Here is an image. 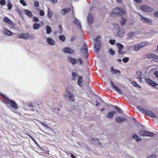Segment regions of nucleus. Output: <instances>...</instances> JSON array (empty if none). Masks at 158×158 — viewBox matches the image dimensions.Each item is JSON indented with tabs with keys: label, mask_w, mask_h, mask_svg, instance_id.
Here are the masks:
<instances>
[{
	"label": "nucleus",
	"mask_w": 158,
	"mask_h": 158,
	"mask_svg": "<svg viewBox=\"0 0 158 158\" xmlns=\"http://www.w3.org/2000/svg\"><path fill=\"white\" fill-rule=\"evenodd\" d=\"M0 94L8 102L6 103L7 104H8L9 103L10 104V106L11 107L15 109H17V105L15 102L13 100H10L5 95L2 94Z\"/></svg>",
	"instance_id": "nucleus-1"
},
{
	"label": "nucleus",
	"mask_w": 158,
	"mask_h": 158,
	"mask_svg": "<svg viewBox=\"0 0 158 158\" xmlns=\"http://www.w3.org/2000/svg\"><path fill=\"white\" fill-rule=\"evenodd\" d=\"M100 36H98L95 39V43L94 45V51L96 53H98L101 47V42L99 40Z\"/></svg>",
	"instance_id": "nucleus-2"
},
{
	"label": "nucleus",
	"mask_w": 158,
	"mask_h": 158,
	"mask_svg": "<svg viewBox=\"0 0 158 158\" xmlns=\"http://www.w3.org/2000/svg\"><path fill=\"white\" fill-rule=\"evenodd\" d=\"M139 134L143 136L153 137L154 135V133L144 130L141 131Z\"/></svg>",
	"instance_id": "nucleus-3"
},
{
	"label": "nucleus",
	"mask_w": 158,
	"mask_h": 158,
	"mask_svg": "<svg viewBox=\"0 0 158 158\" xmlns=\"http://www.w3.org/2000/svg\"><path fill=\"white\" fill-rule=\"evenodd\" d=\"M146 44V43L145 42L136 44L134 46V50L135 51H137L140 49L144 47Z\"/></svg>",
	"instance_id": "nucleus-4"
},
{
	"label": "nucleus",
	"mask_w": 158,
	"mask_h": 158,
	"mask_svg": "<svg viewBox=\"0 0 158 158\" xmlns=\"http://www.w3.org/2000/svg\"><path fill=\"white\" fill-rule=\"evenodd\" d=\"M17 37L24 40H28L30 38V37L28 33H21L19 34H17Z\"/></svg>",
	"instance_id": "nucleus-5"
},
{
	"label": "nucleus",
	"mask_w": 158,
	"mask_h": 158,
	"mask_svg": "<svg viewBox=\"0 0 158 158\" xmlns=\"http://www.w3.org/2000/svg\"><path fill=\"white\" fill-rule=\"evenodd\" d=\"M116 45L118 47V52L119 54H123L125 53L126 52H125L122 51V50L124 47L123 45L120 43H116Z\"/></svg>",
	"instance_id": "nucleus-6"
},
{
	"label": "nucleus",
	"mask_w": 158,
	"mask_h": 158,
	"mask_svg": "<svg viewBox=\"0 0 158 158\" xmlns=\"http://www.w3.org/2000/svg\"><path fill=\"white\" fill-rule=\"evenodd\" d=\"M140 16L141 20L144 23L148 24H151L152 22V21L149 19L144 17L142 15L139 14Z\"/></svg>",
	"instance_id": "nucleus-7"
},
{
	"label": "nucleus",
	"mask_w": 158,
	"mask_h": 158,
	"mask_svg": "<svg viewBox=\"0 0 158 158\" xmlns=\"http://www.w3.org/2000/svg\"><path fill=\"white\" fill-rule=\"evenodd\" d=\"M145 81L148 85L152 87H155L158 85L157 83L153 82L149 78H146Z\"/></svg>",
	"instance_id": "nucleus-8"
},
{
	"label": "nucleus",
	"mask_w": 158,
	"mask_h": 158,
	"mask_svg": "<svg viewBox=\"0 0 158 158\" xmlns=\"http://www.w3.org/2000/svg\"><path fill=\"white\" fill-rule=\"evenodd\" d=\"M81 51L83 53L85 54L87 56H88V46L86 44H84L83 45L82 48L81 49Z\"/></svg>",
	"instance_id": "nucleus-9"
},
{
	"label": "nucleus",
	"mask_w": 158,
	"mask_h": 158,
	"mask_svg": "<svg viewBox=\"0 0 158 158\" xmlns=\"http://www.w3.org/2000/svg\"><path fill=\"white\" fill-rule=\"evenodd\" d=\"M2 32L4 35L8 36H10L13 35V33L11 31L5 27L3 28Z\"/></svg>",
	"instance_id": "nucleus-10"
},
{
	"label": "nucleus",
	"mask_w": 158,
	"mask_h": 158,
	"mask_svg": "<svg viewBox=\"0 0 158 158\" xmlns=\"http://www.w3.org/2000/svg\"><path fill=\"white\" fill-rule=\"evenodd\" d=\"M65 96L69 98V100L70 101H73L74 100V96L72 93L68 91L67 93L65 94Z\"/></svg>",
	"instance_id": "nucleus-11"
},
{
	"label": "nucleus",
	"mask_w": 158,
	"mask_h": 158,
	"mask_svg": "<svg viewBox=\"0 0 158 158\" xmlns=\"http://www.w3.org/2000/svg\"><path fill=\"white\" fill-rule=\"evenodd\" d=\"M63 51L65 53L73 54L74 52V50L69 47H65L64 48H63Z\"/></svg>",
	"instance_id": "nucleus-12"
},
{
	"label": "nucleus",
	"mask_w": 158,
	"mask_h": 158,
	"mask_svg": "<svg viewBox=\"0 0 158 158\" xmlns=\"http://www.w3.org/2000/svg\"><path fill=\"white\" fill-rule=\"evenodd\" d=\"M146 56L148 58H152L153 59H158V56L153 53H148L146 55Z\"/></svg>",
	"instance_id": "nucleus-13"
},
{
	"label": "nucleus",
	"mask_w": 158,
	"mask_h": 158,
	"mask_svg": "<svg viewBox=\"0 0 158 158\" xmlns=\"http://www.w3.org/2000/svg\"><path fill=\"white\" fill-rule=\"evenodd\" d=\"M87 20L90 26L93 22V17L92 14H88L87 16Z\"/></svg>",
	"instance_id": "nucleus-14"
},
{
	"label": "nucleus",
	"mask_w": 158,
	"mask_h": 158,
	"mask_svg": "<svg viewBox=\"0 0 158 158\" xmlns=\"http://www.w3.org/2000/svg\"><path fill=\"white\" fill-rule=\"evenodd\" d=\"M68 60V61L73 65L76 64L77 62V60L76 59L73 58L71 57H69Z\"/></svg>",
	"instance_id": "nucleus-15"
},
{
	"label": "nucleus",
	"mask_w": 158,
	"mask_h": 158,
	"mask_svg": "<svg viewBox=\"0 0 158 158\" xmlns=\"http://www.w3.org/2000/svg\"><path fill=\"white\" fill-rule=\"evenodd\" d=\"M46 41L47 43L53 46L55 44V42L51 38H48L46 39Z\"/></svg>",
	"instance_id": "nucleus-16"
},
{
	"label": "nucleus",
	"mask_w": 158,
	"mask_h": 158,
	"mask_svg": "<svg viewBox=\"0 0 158 158\" xmlns=\"http://www.w3.org/2000/svg\"><path fill=\"white\" fill-rule=\"evenodd\" d=\"M144 114L152 118H156V116L154 114V113L150 110H146V113H145Z\"/></svg>",
	"instance_id": "nucleus-17"
},
{
	"label": "nucleus",
	"mask_w": 158,
	"mask_h": 158,
	"mask_svg": "<svg viewBox=\"0 0 158 158\" xmlns=\"http://www.w3.org/2000/svg\"><path fill=\"white\" fill-rule=\"evenodd\" d=\"M3 20L5 22L11 25H14V23L12 21L6 16L4 17Z\"/></svg>",
	"instance_id": "nucleus-18"
},
{
	"label": "nucleus",
	"mask_w": 158,
	"mask_h": 158,
	"mask_svg": "<svg viewBox=\"0 0 158 158\" xmlns=\"http://www.w3.org/2000/svg\"><path fill=\"white\" fill-rule=\"evenodd\" d=\"M140 8L142 10L145 12H148L151 10V8L147 6H142Z\"/></svg>",
	"instance_id": "nucleus-19"
},
{
	"label": "nucleus",
	"mask_w": 158,
	"mask_h": 158,
	"mask_svg": "<svg viewBox=\"0 0 158 158\" xmlns=\"http://www.w3.org/2000/svg\"><path fill=\"white\" fill-rule=\"evenodd\" d=\"M116 113L115 111H110L106 114V117L108 118H112L113 117L114 115Z\"/></svg>",
	"instance_id": "nucleus-20"
},
{
	"label": "nucleus",
	"mask_w": 158,
	"mask_h": 158,
	"mask_svg": "<svg viewBox=\"0 0 158 158\" xmlns=\"http://www.w3.org/2000/svg\"><path fill=\"white\" fill-rule=\"evenodd\" d=\"M78 85L81 86L82 87V83L83 82V77L80 75L78 76Z\"/></svg>",
	"instance_id": "nucleus-21"
},
{
	"label": "nucleus",
	"mask_w": 158,
	"mask_h": 158,
	"mask_svg": "<svg viewBox=\"0 0 158 158\" xmlns=\"http://www.w3.org/2000/svg\"><path fill=\"white\" fill-rule=\"evenodd\" d=\"M70 10L71 9L70 8L62 9L61 11V14L64 15L70 11Z\"/></svg>",
	"instance_id": "nucleus-22"
},
{
	"label": "nucleus",
	"mask_w": 158,
	"mask_h": 158,
	"mask_svg": "<svg viewBox=\"0 0 158 158\" xmlns=\"http://www.w3.org/2000/svg\"><path fill=\"white\" fill-rule=\"evenodd\" d=\"M111 72L113 74H119L120 73V71L119 70L115 69H114L113 67H112L110 68Z\"/></svg>",
	"instance_id": "nucleus-23"
},
{
	"label": "nucleus",
	"mask_w": 158,
	"mask_h": 158,
	"mask_svg": "<svg viewBox=\"0 0 158 158\" xmlns=\"http://www.w3.org/2000/svg\"><path fill=\"white\" fill-rule=\"evenodd\" d=\"M125 120V119L124 118H121L120 116L117 117L115 118L116 122L118 123H120L122 122Z\"/></svg>",
	"instance_id": "nucleus-24"
},
{
	"label": "nucleus",
	"mask_w": 158,
	"mask_h": 158,
	"mask_svg": "<svg viewBox=\"0 0 158 158\" xmlns=\"http://www.w3.org/2000/svg\"><path fill=\"white\" fill-rule=\"evenodd\" d=\"M132 137L137 141H139L141 140V138L135 134H132Z\"/></svg>",
	"instance_id": "nucleus-25"
},
{
	"label": "nucleus",
	"mask_w": 158,
	"mask_h": 158,
	"mask_svg": "<svg viewBox=\"0 0 158 158\" xmlns=\"http://www.w3.org/2000/svg\"><path fill=\"white\" fill-rule=\"evenodd\" d=\"M24 13L28 16L31 17L32 16V14L31 11L27 10L25 9L24 10Z\"/></svg>",
	"instance_id": "nucleus-26"
},
{
	"label": "nucleus",
	"mask_w": 158,
	"mask_h": 158,
	"mask_svg": "<svg viewBox=\"0 0 158 158\" xmlns=\"http://www.w3.org/2000/svg\"><path fill=\"white\" fill-rule=\"evenodd\" d=\"M136 108L138 109V110L141 112H142L144 114H145V113H146V110L143 108L141 106H137Z\"/></svg>",
	"instance_id": "nucleus-27"
},
{
	"label": "nucleus",
	"mask_w": 158,
	"mask_h": 158,
	"mask_svg": "<svg viewBox=\"0 0 158 158\" xmlns=\"http://www.w3.org/2000/svg\"><path fill=\"white\" fill-rule=\"evenodd\" d=\"M45 27L46 30V33L47 34H49L51 32L52 29L51 27L48 25H47Z\"/></svg>",
	"instance_id": "nucleus-28"
},
{
	"label": "nucleus",
	"mask_w": 158,
	"mask_h": 158,
	"mask_svg": "<svg viewBox=\"0 0 158 158\" xmlns=\"http://www.w3.org/2000/svg\"><path fill=\"white\" fill-rule=\"evenodd\" d=\"M53 11L52 10H50L49 8L48 9L47 16L49 18H51L52 15Z\"/></svg>",
	"instance_id": "nucleus-29"
},
{
	"label": "nucleus",
	"mask_w": 158,
	"mask_h": 158,
	"mask_svg": "<svg viewBox=\"0 0 158 158\" xmlns=\"http://www.w3.org/2000/svg\"><path fill=\"white\" fill-rule=\"evenodd\" d=\"M74 22L80 29L81 28V26L80 22V21H79L77 18L75 19Z\"/></svg>",
	"instance_id": "nucleus-30"
},
{
	"label": "nucleus",
	"mask_w": 158,
	"mask_h": 158,
	"mask_svg": "<svg viewBox=\"0 0 158 158\" xmlns=\"http://www.w3.org/2000/svg\"><path fill=\"white\" fill-rule=\"evenodd\" d=\"M40 27V25L38 23H34L33 25V28L34 30H38Z\"/></svg>",
	"instance_id": "nucleus-31"
},
{
	"label": "nucleus",
	"mask_w": 158,
	"mask_h": 158,
	"mask_svg": "<svg viewBox=\"0 0 158 158\" xmlns=\"http://www.w3.org/2000/svg\"><path fill=\"white\" fill-rule=\"evenodd\" d=\"M114 109L116 110L118 112L122 114L123 112V111L121 109L119 108L118 106H114Z\"/></svg>",
	"instance_id": "nucleus-32"
},
{
	"label": "nucleus",
	"mask_w": 158,
	"mask_h": 158,
	"mask_svg": "<svg viewBox=\"0 0 158 158\" xmlns=\"http://www.w3.org/2000/svg\"><path fill=\"white\" fill-rule=\"evenodd\" d=\"M120 10L119 9L118 7L115 8L113 10L112 13L114 14L117 15L118 14Z\"/></svg>",
	"instance_id": "nucleus-33"
},
{
	"label": "nucleus",
	"mask_w": 158,
	"mask_h": 158,
	"mask_svg": "<svg viewBox=\"0 0 158 158\" xmlns=\"http://www.w3.org/2000/svg\"><path fill=\"white\" fill-rule=\"evenodd\" d=\"M72 79L73 81H75L77 78V74L76 72H73L72 73Z\"/></svg>",
	"instance_id": "nucleus-34"
},
{
	"label": "nucleus",
	"mask_w": 158,
	"mask_h": 158,
	"mask_svg": "<svg viewBox=\"0 0 158 158\" xmlns=\"http://www.w3.org/2000/svg\"><path fill=\"white\" fill-rule=\"evenodd\" d=\"M119 10L120 11L119 12L118 14H119L120 15H123L125 14L126 11L124 9L120 8L119 9Z\"/></svg>",
	"instance_id": "nucleus-35"
},
{
	"label": "nucleus",
	"mask_w": 158,
	"mask_h": 158,
	"mask_svg": "<svg viewBox=\"0 0 158 158\" xmlns=\"http://www.w3.org/2000/svg\"><path fill=\"white\" fill-rule=\"evenodd\" d=\"M108 53L110 55L113 56L115 54V52L112 48H110L108 50Z\"/></svg>",
	"instance_id": "nucleus-36"
},
{
	"label": "nucleus",
	"mask_w": 158,
	"mask_h": 158,
	"mask_svg": "<svg viewBox=\"0 0 158 158\" xmlns=\"http://www.w3.org/2000/svg\"><path fill=\"white\" fill-rule=\"evenodd\" d=\"M59 39L60 40L64 41L65 40V37L64 35H61L59 36Z\"/></svg>",
	"instance_id": "nucleus-37"
},
{
	"label": "nucleus",
	"mask_w": 158,
	"mask_h": 158,
	"mask_svg": "<svg viewBox=\"0 0 158 158\" xmlns=\"http://www.w3.org/2000/svg\"><path fill=\"white\" fill-rule=\"evenodd\" d=\"M7 7L9 10H11L12 8V4L10 1L8 2Z\"/></svg>",
	"instance_id": "nucleus-38"
},
{
	"label": "nucleus",
	"mask_w": 158,
	"mask_h": 158,
	"mask_svg": "<svg viewBox=\"0 0 158 158\" xmlns=\"http://www.w3.org/2000/svg\"><path fill=\"white\" fill-rule=\"evenodd\" d=\"M126 21L127 20L125 19L122 18L121 22V25L123 26L124 25L125 23L126 22Z\"/></svg>",
	"instance_id": "nucleus-39"
},
{
	"label": "nucleus",
	"mask_w": 158,
	"mask_h": 158,
	"mask_svg": "<svg viewBox=\"0 0 158 158\" xmlns=\"http://www.w3.org/2000/svg\"><path fill=\"white\" fill-rule=\"evenodd\" d=\"M132 85L135 86L137 87H141V86L138 84L135 81L132 82Z\"/></svg>",
	"instance_id": "nucleus-40"
},
{
	"label": "nucleus",
	"mask_w": 158,
	"mask_h": 158,
	"mask_svg": "<svg viewBox=\"0 0 158 158\" xmlns=\"http://www.w3.org/2000/svg\"><path fill=\"white\" fill-rule=\"evenodd\" d=\"M124 33V32L123 31H119L118 32V35L120 37H122L123 36V35Z\"/></svg>",
	"instance_id": "nucleus-41"
},
{
	"label": "nucleus",
	"mask_w": 158,
	"mask_h": 158,
	"mask_svg": "<svg viewBox=\"0 0 158 158\" xmlns=\"http://www.w3.org/2000/svg\"><path fill=\"white\" fill-rule=\"evenodd\" d=\"M134 33L133 32L129 33L128 34V38H131L134 35Z\"/></svg>",
	"instance_id": "nucleus-42"
},
{
	"label": "nucleus",
	"mask_w": 158,
	"mask_h": 158,
	"mask_svg": "<svg viewBox=\"0 0 158 158\" xmlns=\"http://www.w3.org/2000/svg\"><path fill=\"white\" fill-rule=\"evenodd\" d=\"M40 123L42 124L43 126L45 127H46L47 128H49L50 129H51L49 127H48V125L47 124H45L44 122H41Z\"/></svg>",
	"instance_id": "nucleus-43"
},
{
	"label": "nucleus",
	"mask_w": 158,
	"mask_h": 158,
	"mask_svg": "<svg viewBox=\"0 0 158 158\" xmlns=\"http://www.w3.org/2000/svg\"><path fill=\"white\" fill-rule=\"evenodd\" d=\"M129 58L127 57H126L123 59V61L124 63H126L129 60Z\"/></svg>",
	"instance_id": "nucleus-44"
},
{
	"label": "nucleus",
	"mask_w": 158,
	"mask_h": 158,
	"mask_svg": "<svg viewBox=\"0 0 158 158\" xmlns=\"http://www.w3.org/2000/svg\"><path fill=\"white\" fill-rule=\"evenodd\" d=\"M115 40H109L110 43L111 45H114L115 44Z\"/></svg>",
	"instance_id": "nucleus-45"
},
{
	"label": "nucleus",
	"mask_w": 158,
	"mask_h": 158,
	"mask_svg": "<svg viewBox=\"0 0 158 158\" xmlns=\"http://www.w3.org/2000/svg\"><path fill=\"white\" fill-rule=\"evenodd\" d=\"M114 89H115V90H116L118 92V93H120V94H121V91L120 90V89L117 86H116L115 88Z\"/></svg>",
	"instance_id": "nucleus-46"
},
{
	"label": "nucleus",
	"mask_w": 158,
	"mask_h": 158,
	"mask_svg": "<svg viewBox=\"0 0 158 158\" xmlns=\"http://www.w3.org/2000/svg\"><path fill=\"white\" fill-rule=\"evenodd\" d=\"M20 3L22 4L24 6H25L27 5L26 4L24 1V0H20Z\"/></svg>",
	"instance_id": "nucleus-47"
},
{
	"label": "nucleus",
	"mask_w": 158,
	"mask_h": 158,
	"mask_svg": "<svg viewBox=\"0 0 158 158\" xmlns=\"http://www.w3.org/2000/svg\"><path fill=\"white\" fill-rule=\"evenodd\" d=\"M6 3V1L5 0H1L0 1V4L2 6H4Z\"/></svg>",
	"instance_id": "nucleus-48"
},
{
	"label": "nucleus",
	"mask_w": 158,
	"mask_h": 158,
	"mask_svg": "<svg viewBox=\"0 0 158 158\" xmlns=\"http://www.w3.org/2000/svg\"><path fill=\"white\" fill-rule=\"evenodd\" d=\"M33 21L35 22H37L39 21V19L38 18L34 17H33Z\"/></svg>",
	"instance_id": "nucleus-49"
},
{
	"label": "nucleus",
	"mask_w": 158,
	"mask_h": 158,
	"mask_svg": "<svg viewBox=\"0 0 158 158\" xmlns=\"http://www.w3.org/2000/svg\"><path fill=\"white\" fill-rule=\"evenodd\" d=\"M39 14L40 16H43L44 14V12L43 10H40L39 11Z\"/></svg>",
	"instance_id": "nucleus-50"
},
{
	"label": "nucleus",
	"mask_w": 158,
	"mask_h": 158,
	"mask_svg": "<svg viewBox=\"0 0 158 158\" xmlns=\"http://www.w3.org/2000/svg\"><path fill=\"white\" fill-rule=\"evenodd\" d=\"M34 5L36 7H38L39 6V3L38 1H35L34 2Z\"/></svg>",
	"instance_id": "nucleus-51"
},
{
	"label": "nucleus",
	"mask_w": 158,
	"mask_h": 158,
	"mask_svg": "<svg viewBox=\"0 0 158 158\" xmlns=\"http://www.w3.org/2000/svg\"><path fill=\"white\" fill-rule=\"evenodd\" d=\"M77 60V61H79V64H83V61L81 59L79 58Z\"/></svg>",
	"instance_id": "nucleus-52"
},
{
	"label": "nucleus",
	"mask_w": 158,
	"mask_h": 158,
	"mask_svg": "<svg viewBox=\"0 0 158 158\" xmlns=\"http://www.w3.org/2000/svg\"><path fill=\"white\" fill-rule=\"evenodd\" d=\"M59 30H60V34H62V26L60 25H59Z\"/></svg>",
	"instance_id": "nucleus-53"
},
{
	"label": "nucleus",
	"mask_w": 158,
	"mask_h": 158,
	"mask_svg": "<svg viewBox=\"0 0 158 158\" xmlns=\"http://www.w3.org/2000/svg\"><path fill=\"white\" fill-rule=\"evenodd\" d=\"M154 75L158 79V71H156L154 72Z\"/></svg>",
	"instance_id": "nucleus-54"
},
{
	"label": "nucleus",
	"mask_w": 158,
	"mask_h": 158,
	"mask_svg": "<svg viewBox=\"0 0 158 158\" xmlns=\"http://www.w3.org/2000/svg\"><path fill=\"white\" fill-rule=\"evenodd\" d=\"M137 75L139 77L141 76V73L140 71H139L136 73Z\"/></svg>",
	"instance_id": "nucleus-55"
},
{
	"label": "nucleus",
	"mask_w": 158,
	"mask_h": 158,
	"mask_svg": "<svg viewBox=\"0 0 158 158\" xmlns=\"http://www.w3.org/2000/svg\"><path fill=\"white\" fill-rule=\"evenodd\" d=\"M110 82L112 86L114 89L116 86L114 85V83L112 81H111Z\"/></svg>",
	"instance_id": "nucleus-56"
},
{
	"label": "nucleus",
	"mask_w": 158,
	"mask_h": 158,
	"mask_svg": "<svg viewBox=\"0 0 158 158\" xmlns=\"http://www.w3.org/2000/svg\"><path fill=\"white\" fill-rule=\"evenodd\" d=\"M156 157V156L155 155H153L150 156L148 158H155Z\"/></svg>",
	"instance_id": "nucleus-57"
},
{
	"label": "nucleus",
	"mask_w": 158,
	"mask_h": 158,
	"mask_svg": "<svg viewBox=\"0 0 158 158\" xmlns=\"http://www.w3.org/2000/svg\"><path fill=\"white\" fill-rule=\"evenodd\" d=\"M52 2L54 3H56L57 1L58 0H51Z\"/></svg>",
	"instance_id": "nucleus-58"
},
{
	"label": "nucleus",
	"mask_w": 158,
	"mask_h": 158,
	"mask_svg": "<svg viewBox=\"0 0 158 158\" xmlns=\"http://www.w3.org/2000/svg\"><path fill=\"white\" fill-rule=\"evenodd\" d=\"M118 27H119V25L118 24H115L114 25V27L115 28H116L117 27V28H118Z\"/></svg>",
	"instance_id": "nucleus-59"
},
{
	"label": "nucleus",
	"mask_w": 158,
	"mask_h": 158,
	"mask_svg": "<svg viewBox=\"0 0 158 158\" xmlns=\"http://www.w3.org/2000/svg\"><path fill=\"white\" fill-rule=\"evenodd\" d=\"M135 1L138 3H140L141 2V0H135Z\"/></svg>",
	"instance_id": "nucleus-60"
},
{
	"label": "nucleus",
	"mask_w": 158,
	"mask_h": 158,
	"mask_svg": "<svg viewBox=\"0 0 158 158\" xmlns=\"http://www.w3.org/2000/svg\"><path fill=\"white\" fill-rule=\"evenodd\" d=\"M71 157L72 158H77L75 156V155H74L73 154H71Z\"/></svg>",
	"instance_id": "nucleus-61"
},
{
	"label": "nucleus",
	"mask_w": 158,
	"mask_h": 158,
	"mask_svg": "<svg viewBox=\"0 0 158 158\" xmlns=\"http://www.w3.org/2000/svg\"><path fill=\"white\" fill-rule=\"evenodd\" d=\"M27 135L32 140H34V139L31 135L28 134H27Z\"/></svg>",
	"instance_id": "nucleus-62"
},
{
	"label": "nucleus",
	"mask_w": 158,
	"mask_h": 158,
	"mask_svg": "<svg viewBox=\"0 0 158 158\" xmlns=\"http://www.w3.org/2000/svg\"><path fill=\"white\" fill-rule=\"evenodd\" d=\"M75 39V37L73 36L71 38V41H73Z\"/></svg>",
	"instance_id": "nucleus-63"
},
{
	"label": "nucleus",
	"mask_w": 158,
	"mask_h": 158,
	"mask_svg": "<svg viewBox=\"0 0 158 158\" xmlns=\"http://www.w3.org/2000/svg\"><path fill=\"white\" fill-rule=\"evenodd\" d=\"M155 15L156 16L158 17V12H155Z\"/></svg>",
	"instance_id": "nucleus-64"
}]
</instances>
